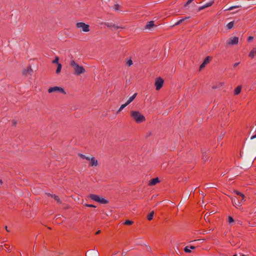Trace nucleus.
Instances as JSON below:
<instances>
[{"mask_svg": "<svg viewBox=\"0 0 256 256\" xmlns=\"http://www.w3.org/2000/svg\"><path fill=\"white\" fill-rule=\"evenodd\" d=\"M104 24H105V25L106 26H107L108 28L114 27V28H122V27L116 26L114 24H112V23L106 22V23H105Z\"/></svg>", "mask_w": 256, "mask_h": 256, "instance_id": "19", "label": "nucleus"}, {"mask_svg": "<svg viewBox=\"0 0 256 256\" xmlns=\"http://www.w3.org/2000/svg\"><path fill=\"white\" fill-rule=\"evenodd\" d=\"M202 158L204 161H206L207 160V156H206V152H204V150H202Z\"/></svg>", "mask_w": 256, "mask_h": 256, "instance_id": "28", "label": "nucleus"}, {"mask_svg": "<svg viewBox=\"0 0 256 256\" xmlns=\"http://www.w3.org/2000/svg\"><path fill=\"white\" fill-rule=\"evenodd\" d=\"M241 91V86H238L235 90H234V94L237 95L240 93Z\"/></svg>", "mask_w": 256, "mask_h": 256, "instance_id": "23", "label": "nucleus"}, {"mask_svg": "<svg viewBox=\"0 0 256 256\" xmlns=\"http://www.w3.org/2000/svg\"><path fill=\"white\" fill-rule=\"evenodd\" d=\"M184 20V19L182 18V19L180 20L179 21H180V23L181 24V23H182V22Z\"/></svg>", "mask_w": 256, "mask_h": 256, "instance_id": "50", "label": "nucleus"}, {"mask_svg": "<svg viewBox=\"0 0 256 256\" xmlns=\"http://www.w3.org/2000/svg\"><path fill=\"white\" fill-rule=\"evenodd\" d=\"M54 92H59L64 94H66L64 90L62 88L60 87H58V86H54V87L50 88L48 90V92L50 93H52Z\"/></svg>", "mask_w": 256, "mask_h": 256, "instance_id": "6", "label": "nucleus"}, {"mask_svg": "<svg viewBox=\"0 0 256 256\" xmlns=\"http://www.w3.org/2000/svg\"><path fill=\"white\" fill-rule=\"evenodd\" d=\"M184 201H183V202H182V200H181V201L180 202V204H179V205H180H180H182V204H184Z\"/></svg>", "mask_w": 256, "mask_h": 256, "instance_id": "47", "label": "nucleus"}, {"mask_svg": "<svg viewBox=\"0 0 256 256\" xmlns=\"http://www.w3.org/2000/svg\"><path fill=\"white\" fill-rule=\"evenodd\" d=\"M240 256H244V254H240Z\"/></svg>", "mask_w": 256, "mask_h": 256, "instance_id": "63", "label": "nucleus"}, {"mask_svg": "<svg viewBox=\"0 0 256 256\" xmlns=\"http://www.w3.org/2000/svg\"><path fill=\"white\" fill-rule=\"evenodd\" d=\"M254 138H256V134L254 136H251L250 138V140H254Z\"/></svg>", "mask_w": 256, "mask_h": 256, "instance_id": "41", "label": "nucleus"}, {"mask_svg": "<svg viewBox=\"0 0 256 256\" xmlns=\"http://www.w3.org/2000/svg\"><path fill=\"white\" fill-rule=\"evenodd\" d=\"M239 64H240V62H236V63L234 64V67L237 66Z\"/></svg>", "mask_w": 256, "mask_h": 256, "instance_id": "44", "label": "nucleus"}, {"mask_svg": "<svg viewBox=\"0 0 256 256\" xmlns=\"http://www.w3.org/2000/svg\"><path fill=\"white\" fill-rule=\"evenodd\" d=\"M160 182V180L158 178H156L152 179L149 182V186H154Z\"/></svg>", "mask_w": 256, "mask_h": 256, "instance_id": "11", "label": "nucleus"}, {"mask_svg": "<svg viewBox=\"0 0 256 256\" xmlns=\"http://www.w3.org/2000/svg\"><path fill=\"white\" fill-rule=\"evenodd\" d=\"M253 40V37H252V36H249V37L248 38V41H250V40Z\"/></svg>", "mask_w": 256, "mask_h": 256, "instance_id": "42", "label": "nucleus"}, {"mask_svg": "<svg viewBox=\"0 0 256 256\" xmlns=\"http://www.w3.org/2000/svg\"><path fill=\"white\" fill-rule=\"evenodd\" d=\"M88 160L90 161V165L92 166H97L98 164V160L94 156H90V160Z\"/></svg>", "mask_w": 256, "mask_h": 256, "instance_id": "7", "label": "nucleus"}, {"mask_svg": "<svg viewBox=\"0 0 256 256\" xmlns=\"http://www.w3.org/2000/svg\"><path fill=\"white\" fill-rule=\"evenodd\" d=\"M212 88H214H214H216V86H213V87H212Z\"/></svg>", "mask_w": 256, "mask_h": 256, "instance_id": "58", "label": "nucleus"}, {"mask_svg": "<svg viewBox=\"0 0 256 256\" xmlns=\"http://www.w3.org/2000/svg\"><path fill=\"white\" fill-rule=\"evenodd\" d=\"M190 194L188 193L185 196V200H187L189 198Z\"/></svg>", "mask_w": 256, "mask_h": 256, "instance_id": "40", "label": "nucleus"}, {"mask_svg": "<svg viewBox=\"0 0 256 256\" xmlns=\"http://www.w3.org/2000/svg\"><path fill=\"white\" fill-rule=\"evenodd\" d=\"M154 22L153 21H150L146 26V29L150 30L154 26Z\"/></svg>", "mask_w": 256, "mask_h": 256, "instance_id": "13", "label": "nucleus"}, {"mask_svg": "<svg viewBox=\"0 0 256 256\" xmlns=\"http://www.w3.org/2000/svg\"><path fill=\"white\" fill-rule=\"evenodd\" d=\"M126 252H127L124 251V250H123L122 252V256H125L126 254Z\"/></svg>", "mask_w": 256, "mask_h": 256, "instance_id": "39", "label": "nucleus"}, {"mask_svg": "<svg viewBox=\"0 0 256 256\" xmlns=\"http://www.w3.org/2000/svg\"><path fill=\"white\" fill-rule=\"evenodd\" d=\"M224 134H221L218 137V141H220V140H222L223 138H224Z\"/></svg>", "mask_w": 256, "mask_h": 256, "instance_id": "34", "label": "nucleus"}, {"mask_svg": "<svg viewBox=\"0 0 256 256\" xmlns=\"http://www.w3.org/2000/svg\"><path fill=\"white\" fill-rule=\"evenodd\" d=\"M89 256H99V253L98 250H91L89 253Z\"/></svg>", "mask_w": 256, "mask_h": 256, "instance_id": "14", "label": "nucleus"}, {"mask_svg": "<svg viewBox=\"0 0 256 256\" xmlns=\"http://www.w3.org/2000/svg\"><path fill=\"white\" fill-rule=\"evenodd\" d=\"M130 104V102H128V101L127 100L126 102L124 104L126 105V106Z\"/></svg>", "mask_w": 256, "mask_h": 256, "instance_id": "46", "label": "nucleus"}, {"mask_svg": "<svg viewBox=\"0 0 256 256\" xmlns=\"http://www.w3.org/2000/svg\"><path fill=\"white\" fill-rule=\"evenodd\" d=\"M4 246L6 247V250H7L8 251H10V246L7 247V246H6V245H4Z\"/></svg>", "mask_w": 256, "mask_h": 256, "instance_id": "43", "label": "nucleus"}, {"mask_svg": "<svg viewBox=\"0 0 256 256\" xmlns=\"http://www.w3.org/2000/svg\"><path fill=\"white\" fill-rule=\"evenodd\" d=\"M231 200H232V203L234 205H236L238 206H240L241 202L240 200H236V198H231Z\"/></svg>", "mask_w": 256, "mask_h": 256, "instance_id": "15", "label": "nucleus"}, {"mask_svg": "<svg viewBox=\"0 0 256 256\" xmlns=\"http://www.w3.org/2000/svg\"><path fill=\"white\" fill-rule=\"evenodd\" d=\"M210 56H207L204 60L203 62L201 64V65L200 66V70H201L204 68L205 67L206 65L209 63L210 60Z\"/></svg>", "mask_w": 256, "mask_h": 256, "instance_id": "8", "label": "nucleus"}, {"mask_svg": "<svg viewBox=\"0 0 256 256\" xmlns=\"http://www.w3.org/2000/svg\"><path fill=\"white\" fill-rule=\"evenodd\" d=\"M78 155L82 159L90 160V156H86L82 154H78Z\"/></svg>", "mask_w": 256, "mask_h": 256, "instance_id": "26", "label": "nucleus"}, {"mask_svg": "<svg viewBox=\"0 0 256 256\" xmlns=\"http://www.w3.org/2000/svg\"><path fill=\"white\" fill-rule=\"evenodd\" d=\"M118 253V252H114V254H117Z\"/></svg>", "mask_w": 256, "mask_h": 256, "instance_id": "56", "label": "nucleus"}, {"mask_svg": "<svg viewBox=\"0 0 256 256\" xmlns=\"http://www.w3.org/2000/svg\"><path fill=\"white\" fill-rule=\"evenodd\" d=\"M210 214H205V216H204V218H206V216H210Z\"/></svg>", "mask_w": 256, "mask_h": 256, "instance_id": "52", "label": "nucleus"}, {"mask_svg": "<svg viewBox=\"0 0 256 256\" xmlns=\"http://www.w3.org/2000/svg\"><path fill=\"white\" fill-rule=\"evenodd\" d=\"M221 175L224 176V173H222Z\"/></svg>", "mask_w": 256, "mask_h": 256, "instance_id": "61", "label": "nucleus"}, {"mask_svg": "<svg viewBox=\"0 0 256 256\" xmlns=\"http://www.w3.org/2000/svg\"><path fill=\"white\" fill-rule=\"evenodd\" d=\"M164 83V80L160 78H158L155 82V86L156 90H159L162 86Z\"/></svg>", "mask_w": 256, "mask_h": 256, "instance_id": "5", "label": "nucleus"}, {"mask_svg": "<svg viewBox=\"0 0 256 256\" xmlns=\"http://www.w3.org/2000/svg\"><path fill=\"white\" fill-rule=\"evenodd\" d=\"M2 180H0V184H2Z\"/></svg>", "mask_w": 256, "mask_h": 256, "instance_id": "57", "label": "nucleus"}, {"mask_svg": "<svg viewBox=\"0 0 256 256\" xmlns=\"http://www.w3.org/2000/svg\"><path fill=\"white\" fill-rule=\"evenodd\" d=\"M238 38L237 36H232L227 40L226 44L228 46H232L238 44Z\"/></svg>", "mask_w": 256, "mask_h": 256, "instance_id": "3", "label": "nucleus"}, {"mask_svg": "<svg viewBox=\"0 0 256 256\" xmlns=\"http://www.w3.org/2000/svg\"><path fill=\"white\" fill-rule=\"evenodd\" d=\"M70 66L73 69L74 74L76 75L80 76L85 72L84 67L80 66L74 60L70 62Z\"/></svg>", "mask_w": 256, "mask_h": 256, "instance_id": "1", "label": "nucleus"}, {"mask_svg": "<svg viewBox=\"0 0 256 256\" xmlns=\"http://www.w3.org/2000/svg\"><path fill=\"white\" fill-rule=\"evenodd\" d=\"M98 202H99L101 204H106L108 203V201L104 199V198H100V196Z\"/></svg>", "mask_w": 256, "mask_h": 256, "instance_id": "17", "label": "nucleus"}, {"mask_svg": "<svg viewBox=\"0 0 256 256\" xmlns=\"http://www.w3.org/2000/svg\"><path fill=\"white\" fill-rule=\"evenodd\" d=\"M46 194L48 196H50L51 197L53 198L58 202L60 203L61 202H60V198H59L58 196H56L54 194V195L53 194H50L49 193H48V194Z\"/></svg>", "mask_w": 256, "mask_h": 256, "instance_id": "16", "label": "nucleus"}, {"mask_svg": "<svg viewBox=\"0 0 256 256\" xmlns=\"http://www.w3.org/2000/svg\"><path fill=\"white\" fill-rule=\"evenodd\" d=\"M130 83V80H126V84H128Z\"/></svg>", "mask_w": 256, "mask_h": 256, "instance_id": "48", "label": "nucleus"}, {"mask_svg": "<svg viewBox=\"0 0 256 256\" xmlns=\"http://www.w3.org/2000/svg\"><path fill=\"white\" fill-rule=\"evenodd\" d=\"M234 192L238 194V195H239L242 198V200H244V198H245V196L242 194L241 192H240L238 191H234Z\"/></svg>", "mask_w": 256, "mask_h": 256, "instance_id": "29", "label": "nucleus"}, {"mask_svg": "<svg viewBox=\"0 0 256 256\" xmlns=\"http://www.w3.org/2000/svg\"><path fill=\"white\" fill-rule=\"evenodd\" d=\"M234 26V22H230L227 25H226V28L228 29V30H230L232 28V27Z\"/></svg>", "mask_w": 256, "mask_h": 256, "instance_id": "25", "label": "nucleus"}, {"mask_svg": "<svg viewBox=\"0 0 256 256\" xmlns=\"http://www.w3.org/2000/svg\"><path fill=\"white\" fill-rule=\"evenodd\" d=\"M221 175L224 176V173H222Z\"/></svg>", "mask_w": 256, "mask_h": 256, "instance_id": "60", "label": "nucleus"}, {"mask_svg": "<svg viewBox=\"0 0 256 256\" xmlns=\"http://www.w3.org/2000/svg\"><path fill=\"white\" fill-rule=\"evenodd\" d=\"M86 207H90V208H96V206L94 205L93 204H84Z\"/></svg>", "mask_w": 256, "mask_h": 256, "instance_id": "37", "label": "nucleus"}, {"mask_svg": "<svg viewBox=\"0 0 256 256\" xmlns=\"http://www.w3.org/2000/svg\"><path fill=\"white\" fill-rule=\"evenodd\" d=\"M76 26L77 28H81L84 32H88L90 30L89 26L84 22H78Z\"/></svg>", "mask_w": 256, "mask_h": 256, "instance_id": "4", "label": "nucleus"}, {"mask_svg": "<svg viewBox=\"0 0 256 256\" xmlns=\"http://www.w3.org/2000/svg\"><path fill=\"white\" fill-rule=\"evenodd\" d=\"M2 248V246H0V250Z\"/></svg>", "mask_w": 256, "mask_h": 256, "instance_id": "62", "label": "nucleus"}, {"mask_svg": "<svg viewBox=\"0 0 256 256\" xmlns=\"http://www.w3.org/2000/svg\"><path fill=\"white\" fill-rule=\"evenodd\" d=\"M100 196L96 194H90L88 196V198L98 202Z\"/></svg>", "mask_w": 256, "mask_h": 256, "instance_id": "10", "label": "nucleus"}, {"mask_svg": "<svg viewBox=\"0 0 256 256\" xmlns=\"http://www.w3.org/2000/svg\"><path fill=\"white\" fill-rule=\"evenodd\" d=\"M154 214V212H151L148 216L147 218L148 220H150L152 219Z\"/></svg>", "mask_w": 256, "mask_h": 256, "instance_id": "24", "label": "nucleus"}, {"mask_svg": "<svg viewBox=\"0 0 256 256\" xmlns=\"http://www.w3.org/2000/svg\"><path fill=\"white\" fill-rule=\"evenodd\" d=\"M58 60H59V58L58 57H56L55 58V59L52 61V63L54 64H58Z\"/></svg>", "mask_w": 256, "mask_h": 256, "instance_id": "33", "label": "nucleus"}, {"mask_svg": "<svg viewBox=\"0 0 256 256\" xmlns=\"http://www.w3.org/2000/svg\"><path fill=\"white\" fill-rule=\"evenodd\" d=\"M16 124V120H12V125H13V126H15V125Z\"/></svg>", "mask_w": 256, "mask_h": 256, "instance_id": "45", "label": "nucleus"}, {"mask_svg": "<svg viewBox=\"0 0 256 256\" xmlns=\"http://www.w3.org/2000/svg\"><path fill=\"white\" fill-rule=\"evenodd\" d=\"M242 200V197L240 201H241V202H242V200Z\"/></svg>", "mask_w": 256, "mask_h": 256, "instance_id": "59", "label": "nucleus"}, {"mask_svg": "<svg viewBox=\"0 0 256 256\" xmlns=\"http://www.w3.org/2000/svg\"><path fill=\"white\" fill-rule=\"evenodd\" d=\"M130 115L136 123H141L146 120L144 116L138 111L132 110L130 112Z\"/></svg>", "mask_w": 256, "mask_h": 256, "instance_id": "2", "label": "nucleus"}, {"mask_svg": "<svg viewBox=\"0 0 256 256\" xmlns=\"http://www.w3.org/2000/svg\"><path fill=\"white\" fill-rule=\"evenodd\" d=\"M100 231L99 230H98V232H96V234H99L100 233Z\"/></svg>", "mask_w": 256, "mask_h": 256, "instance_id": "51", "label": "nucleus"}, {"mask_svg": "<svg viewBox=\"0 0 256 256\" xmlns=\"http://www.w3.org/2000/svg\"><path fill=\"white\" fill-rule=\"evenodd\" d=\"M61 69H62V64H57V68L56 70V74H58L60 71H61Z\"/></svg>", "mask_w": 256, "mask_h": 256, "instance_id": "22", "label": "nucleus"}, {"mask_svg": "<svg viewBox=\"0 0 256 256\" xmlns=\"http://www.w3.org/2000/svg\"><path fill=\"white\" fill-rule=\"evenodd\" d=\"M120 7V6L118 4H116L114 6V8L116 10H118V8Z\"/></svg>", "mask_w": 256, "mask_h": 256, "instance_id": "36", "label": "nucleus"}, {"mask_svg": "<svg viewBox=\"0 0 256 256\" xmlns=\"http://www.w3.org/2000/svg\"><path fill=\"white\" fill-rule=\"evenodd\" d=\"M193 0H188L185 4V6H187L188 4H190Z\"/></svg>", "mask_w": 256, "mask_h": 256, "instance_id": "38", "label": "nucleus"}, {"mask_svg": "<svg viewBox=\"0 0 256 256\" xmlns=\"http://www.w3.org/2000/svg\"><path fill=\"white\" fill-rule=\"evenodd\" d=\"M125 107H126V105H124V104L121 105V106H120V108L118 109V112L122 110H123Z\"/></svg>", "mask_w": 256, "mask_h": 256, "instance_id": "35", "label": "nucleus"}, {"mask_svg": "<svg viewBox=\"0 0 256 256\" xmlns=\"http://www.w3.org/2000/svg\"><path fill=\"white\" fill-rule=\"evenodd\" d=\"M136 94H137L136 93H135L133 96H130L127 100L128 101V102H131L136 98Z\"/></svg>", "mask_w": 256, "mask_h": 256, "instance_id": "27", "label": "nucleus"}, {"mask_svg": "<svg viewBox=\"0 0 256 256\" xmlns=\"http://www.w3.org/2000/svg\"><path fill=\"white\" fill-rule=\"evenodd\" d=\"M133 224V222L132 221V220H126L125 222H124V224H126V225H131Z\"/></svg>", "mask_w": 256, "mask_h": 256, "instance_id": "31", "label": "nucleus"}, {"mask_svg": "<svg viewBox=\"0 0 256 256\" xmlns=\"http://www.w3.org/2000/svg\"><path fill=\"white\" fill-rule=\"evenodd\" d=\"M240 7V6H238V5L234 6H232L228 8V9H225L224 10H231L234 8H238Z\"/></svg>", "mask_w": 256, "mask_h": 256, "instance_id": "21", "label": "nucleus"}, {"mask_svg": "<svg viewBox=\"0 0 256 256\" xmlns=\"http://www.w3.org/2000/svg\"><path fill=\"white\" fill-rule=\"evenodd\" d=\"M195 248H196V247L194 246H190V248H188V246H186L184 248V250L186 252L190 253L191 252L190 250H194Z\"/></svg>", "mask_w": 256, "mask_h": 256, "instance_id": "18", "label": "nucleus"}, {"mask_svg": "<svg viewBox=\"0 0 256 256\" xmlns=\"http://www.w3.org/2000/svg\"><path fill=\"white\" fill-rule=\"evenodd\" d=\"M189 18V17H185L183 19H184V20L188 19Z\"/></svg>", "mask_w": 256, "mask_h": 256, "instance_id": "54", "label": "nucleus"}, {"mask_svg": "<svg viewBox=\"0 0 256 256\" xmlns=\"http://www.w3.org/2000/svg\"><path fill=\"white\" fill-rule=\"evenodd\" d=\"M5 229L6 230V231L8 232V227L7 226H5L4 227Z\"/></svg>", "mask_w": 256, "mask_h": 256, "instance_id": "53", "label": "nucleus"}, {"mask_svg": "<svg viewBox=\"0 0 256 256\" xmlns=\"http://www.w3.org/2000/svg\"><path fill=\"white\" fill-rule=\"evenodd\" d=\"M60 218V216H59V215H58V216H56V220H58V218Z\"/></svg>", "mask_w": 256, "mask_h": 256, "instance_id": "55", "label": "nucleus"}, {"mask_svg": "<svg viewBox=\"0 0 256 256\" xmlns=\"http://www.w3.org/2000/svg\"><path fill=\"white\" fill-rule=\"evenodd\" d=\"M32 70L30 66H28L26 69H24L22 70V74L24 75H26L28 74H32Z\"/></svg>", "mask_w": 256, "mask_h": 256, "instance_id": "9", "label": "nucleus"}, {"mask_svg": "<svg viewBox=\"0 0 256 256\" xmlns=\"http://www.w3.org/2000/svg\"><path fill=\"white\" fill-rule=\"evenodd\" d=\"M256 54V48H254L250 52L249 56L250 58H253Z\"/></svg>", "mask_w": 256, "mask_h": 256, "instance_id": "20", "label": "nucleus"}, {"mask_svg": "<svg viewBox=\"0 0 256 256\" xmlns=\"http://www.w3.org/2000/svg\"><path fill=\"white\" fill-rule=\"evenodd\" d=\"M234 222V220L232 216H229L228 217V223L229 224H231V223L233 222Z\"/></svg>", "mask_w": 256, "mask_h": 256, "instance_id": "32", "label": "nucleus"}, {"mask_svg": "<svg viewBox=\"0 0 256 256\" xmlns=\"http://www.w3.org/2000/svg\"><path fill=\"white\" fill-rule=\"evenodd\" d=\"M214 2L213 1H211L207 4H206L202 6H200L199 8H198V11H200L206 8H208L210 6H211L212 5V4H213Z\"/></svg>", "mask_w": 256, "mask_h": 256, "instance_id": "12", "label": "nucleus"}, {"mask_svg": "<svg viewBox=\"0 0 256 256\" xmlns=\"http://www.w3.org/2000/svg\"><path fill=\"white\" fill-rule=\"evenodd\" d=\"M132 60L130 58V59H128L127 60V62H126V64L128 66H131L132 64Z\"/></svg>", "mask_w": 256, "mask_h": 256, "instance_id": "30", "label": "nucleus"}, {"mask_svg": "<svg viewBox=\"0 0 256 256\" xmlns=\"http://www.w3.org/2000/svg\"><path fill=\"white\" fill-rule=\"evenodd\" d=\"M233 256H236V254H234V255Z\"/></svg>", "mask_w": 256, "mask_h": 256, "instance_id": "64", "label": "nucleus"}, {"mask_svg": "<svg viewBox=\"0 0 256 256\" xmlns=\"http://www.w3.org/2000/svg\"><path fill=\"white\" fill-rule=\"evenodd\" d=\"M180 24V21L178 20L177 22H176V23L175 24H174V25H175V26H177V25H178V24Z\"/></svg>", "mask_w": 256, "mask_h": 256, "instance_id": "49", "label": "nucleus"}]
</instances>
